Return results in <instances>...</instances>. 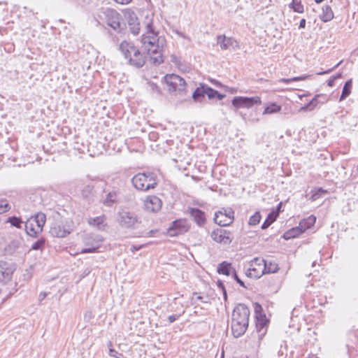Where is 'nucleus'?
Wrapping results in <instances>:
<instances>
[{"label": "nucleus", "instance_id": "obj_15", "mask_svg": "<svg viewBox=\"0 0 358 358\" xmlns=\"http://www.w3.org/2000/svg\"><path fill=\"white\" fill-rule=\"evenodd\" d=\"M162 201L156 196H148L144 201V206L146 210L156 213L162 208Z\"/></svg>", "mask_w": 358, "mask_h": 358}, {"label": "nucleus", "instance_id": "obj_11", "mask_svg": "<svg viewBox=\"0 0 358 358\" xmlns=\"http://www.w3.org/2000/svg\"><path fill=\"white\" fill-rule=\"evenodd\" d=\"M263 264L264 259L257 257L252 260L248 276L254 278H259L262 276L264 275Z\"/></svg>", "mask_w": 358, "mask_h": 358}, {"label": "nucleus", "instance_id": "obj_4", "mask_svg": "<svg viewBox=\"0 0 358 358\" xmlns=\"http://www.w3.org/2000/svg\"><path fill=\"white\" fill-rule=\"evenodd\" d=\"M117 222L122 228L134 229L141 222L138 215L134 212L122 210L118 212Z\"/></svg>", "mask_w": 358, "mask_h": 358}, {"label": "nucleus", "instance_id": "obj_49", "mask_svg": "<svg viewBox=\"0 0 358 358\" xmlns=\"http://www.w3.org/2000/svg\"><path fill=\"white\" fill-rule=\"evenodd\" d=\"M305 27H306V20L305 19H301V21H300V23H299V29H303Z\"/></svg>", "mask_w": 358, "mask_h": 358}, {"label": "nucleus", "instance_id": "obj_39", "mask_svg": "<svg viewBox=\"0 0 358 358\" xmlns=\"http://www.w3.org/2000/svg\"><path fill=\"white\" fill-rule=\"evenodd\" d=\"M10 208L8 201L6 199H0V214L8 212Z\"/></svg>", "mask_w": 358, "mask_h": 358}, {"label": "nucleus", "instance_id": "obj_12", "mask_svg": "<svg viewBox=\"0 0 358 358\" xmlns=\"http://www.w3.org/2000/svg\"><path fill=\"white\" fill-rule=\"evenodd\" d=\"M105 14L108 25L115 31H120L122 29L120 22V15L113 9H107Z\"/></svg>", "mask_w": 358, "mask_h": 358}, {"label": "nucleus", "instance_id": "obj_37", "mask_svg": "<svg viewBox=\"0 0 358 358\" xmlns=\"http://www.w3.org/2000/svg\"><path fill=\"white\" fill-rule=\"evenodd\" d=\"M104 218L103 217H96L94 218H90L88 221L90 225L96 227L98 229L101 228V225L103 224Z\"/></svg>", "mask_w": 358, "mask_h": 358}, {"label": "nucleus", "instance_id": "obj_26", "mask_svg": "<svg viewBox=\"0 0 358 358\" xmlns=\"http://www.w3.org/2000/svg\"><path fill=\"white\" fill-rule=\"evenodd\" d=\"M234 270L231 264L227 262H222L217 266V272L225 275H230Z\"/></svg>", "mask_w": 358, "mask_h": 358}, {"label": "nucleus", "instance_id": "obj_23", "mask_svg": "<svg viewBox=\"0 0 358 358\" xmlns=\"http://www.w3.org/2000/svg\"><path fill=\"white\" fill-rule=\"evenodd\" d=\"M45 221V215L41 212L36 214L34 217H31L29 219V222H31L34 224H36L38 231H42Z\"/></svg>", "mask_w": 358, "mask_h": 358}, {"label": "nucleus", "instance_id": "obj_51", "mask_svg": "<svg viewBox=\"0 0 358 358\" xmlns=\"http://www.w3.org/2000/svg\"><path fill=\"white\" fill-rule=\"evenodd\" d=\"M143 248V245H139V246H137V245H132L131 246V251H137V250H139L140 249H141Z\"/></svg>", "mask_w": 358, "mask_h": 358}, {"label": "nucleus", "instance_id": "obj_31", "mask_svg": "<svg viewBox=\"0 0 358 358\" xmlns=\"http://www.w3.org/2000/svg\"><path fill=\"white\" fill-rule=\"evenodd\" d=\"M26 231L30 236L36 237L37 234L41 231H38L37 227L34 225L33 223L29 222V220L25 224Z\"/></svg>", "mask_w": 358, "mask_h": 358}, {"label": "nucleus", "instance_id": "obj_46", "mask_svg": "<svg viewBox=\"0 0 358 358\" xmlns=\"http://www.w3.org/2000/svg\"><path fill=\"white\" fill-rule=\"evenodd\" d=\"M180 317V315H172L169 316L168 320L170 323H173L175 322L178 317Z\"/></svg>", "mask_w": 358, "mask_h": 358}, {"label": "nucleus", "instance_id": "obj_33", "mask_svg": "<svg viewBox=\"0 0 358 358\" xmlns=\"http://www.w3.org/2000/svg\"><path fill=\"white\" fill-rule=\"evenodd\" d=\"M117 202V194L115 192H109L103 201V203L108 206H111Z\"/></svg>", "mask_w": 358, "mask_h": 358}, {"label": "nucleus", "instance_id": "obj_27", "mask_svg": "<svg viewBox=\"0 0 358 358\" xmlns=\"http://www.w3.org/2000/svg\"><path fill=\"white\" fill-rule=\"evenodd\" d=\"M352 87V79H350V80H347L344 84L343 90H342V93H341V95L340 99H339L340 101H343L350 94Z\"/></svg>", "mask_w": 358, "mask_h": 358}, {"label": "nucleus", "instance_id": "obj_59", "mask_svg": "<svg viewBox=\"0 0 358 358\" xmlns=\"http://www.w3.org/2000/svg\"><path fill=\"white\" fill-rule=\"evenodd\" d=\"M317 197H318V196H317V193L314 194L312 196V199H313V200L317 199Z\"/></svg>", "mask_w": 358, "mask_h": 358}, {"label": "nucleus", "instance_id": "obj_44", "mask_svg": "<svg viewBox=\"0 0 358 358\" xmlns=\"http://www.w3.org/2000/svg\"><path fill=\"white\" fill-rule=\"evenodd\" d=\"M233 277L234 280L237 282V283H238L241 287H245L243 281L238 278L235 270L233 271Z\"/></svg>", "mask_w": 358, "mask_h": 358}, {"label": "nucleus", "instance_id": "obj_25", "mask_svg": "<svg viewBox=\"0 0 358 358\" xmlns=\"http://www.w3.org/2000/svg\"><path fill=\"white\" fill-rule=\"evenodd\" d=\"M263 265H264V268H263L264 274L274 273L278 272V271L279 270V266H278V264H276L275 262H268L267 261L264 259Z\"/></svg>", "mask_w": 358, "mask_h": 358}, {"label": "nucleus", "instance_id": "obj_32", "mask_svg": "<svg viewBox=\"0 0 358 358\" xmlns=\"http://www.w3.org/2000/svg\"><path fill=\"white\" fill-rule=\"evenodd\" d=\"M281 106L275 103H271L266 106L264 110L263 114H272L280 112L281 110Z\"/></svg>", "mask_w": 358, "mask_h": 358}, {"label": "nucleus", "instance_id": "obj_47", "mask_svg": "<svg viewBox=\"0 0 358 358\" xmlns=\"http://www.w3.org/2000/svg\"><path fill=\"white\" fill-rule=\"evenodd\" d=\"M262 310V306L259 304V303H255V313L257 314H258V313L259 311H261Z\"/></svg>", "mask_w": 358, "mask_h": 358}, {"label": "nucleus", "instance_id": "obj_58", "mask_svg": "<svg viewBox=\"0 0 358 358\" xmlns=\"http://www.w3.org/2000/svg\"><path fill=\"white\" fill-rule=\"evenodd\" d=\"M276 210H277V211H278V213H277L278 214V213H279V212L282 211V202H280V203L278 205V206H277V209H276Z\"/></svg>", "mask_w": 358, "mask_h": 358}, {"label": "nucleus", "instance_id": "obj_62", "mask_svg": "<svg viewBox=\"0 0 358 358\" xmlns=\"http://www.w3.org/2000/svg\"><path fill=\"white\" fill-rule=\"evenodd\" d=\"M318 192H322V193L326 192V191L323 190L322 188H320V189H318Z\"/></svg>", "mask_w": 358, "mask_h": 358}, {"label": "nucleus", "instance_id": "obj_63", "mask_svg": "<svg viewBox=\"0 0 358 358\" xmlns=\"http://www.w3.org/2000/svg\"><path fill=\"white\" fill-rule=\"evenodd\" d=\"M357 169H358V165H357Z\"/></svg>", "mask_w": 358, "mask_h": 358}, {"label": "nucleus", "instance_id": "obj_43", "mask_svg": "<svg viewBox=\"0 0 358 358\" xmlns=\"http://www.w3.org/2000/svg\"><path fill=\"white\" fill-rule=\"evenodd\" d=\"M93 190V186L91 185H86L83 189V195L87 197Z\"/></svg>", "mask_w": 358, "mask_h": 358}, {"label": "nucleus", "instance_id": "obj_38", "mask_svg": "<svg viewBox=\"0 0 358 358\" xmlns=\"http://www.w3.org/2000/svg\"><path fill=\"white\" fill-rule=\"evenodd\" d=\"M45 239L41 238L37 240L31 246V249L34 250H42L45 246Z\"/></svg>", "mask_w": 358, "mask_h": 358}, {"label": "nucleus", "instance_id": "obj_6", "mask_svg": "<svg viewBox=\"0 0 358 358\" xmlns=\"http://www.w3.org/2000/svg\"><path fill=\"white\" fill-rule=\"evenodd\" d=\"M103 238L99 234H90L83 237V242L88 248H83L82 253H90L96 251L101 246Z\"/></svg>", "mask_w": 358, "mask_h": 358}, {"label": "nucleus", "instance_id": "obj_7", "mask_svg": "<svg viewBox=\"0 0 358 358\" xmlns=\"http://www.w3.org/2000/svg\"><path fill=\"white\" fill-rule=\"evenodd\" d=\"M234 220V211L231 208H222L215 213L214 221L221 227L229 226Z\"/></svg>", "mask_w": 358, "mask_h": 358}, {"label": "nucleus", "instance_id": "obj_20", "mask_svg": "<svg viewBox=\"0 0 358 358\" xmlns=\"http://www.w3.org/2000/svg\"><path fill=\"white\" fill-rule=\"evenodd\" d=\"M188 210L190 216L199 227L204 225L206 220L204 212L196 208H189Z\"/></svg>", "mask_w": 358, "mask_h": 358}, {"label": "nucleus", "instance_id": "obj_50", "mask_svg": "<svg viewBox=\"0 0 358 358\" xmlns=\"http://www.w3.org/2000/svg\"><path fill=\"white\" fill-rule=\"evenodd\" d=\"M335 80H332V76L327 81V85L329 87H332L334 85Z\"/></svg>", "mask_w": 358, "mask_h": 358}, {"label": "nucleus", "instance_id": "obj_17", "mask_svg": "<svg viewBox=\"0 0 358 358\" xmlns=\"http://www.w3.org/2000/svg\"><path fill=\"white\" fill-rule=\"evenodd\" d=\"M125 17L131 33L134 35L138 34L140 31V23L136 15L133 12H128L125 14Z\"/></svg>", "mask_w": 358, "mask_h": 358}, {"label": "nucleus", "instance_id": "obj_54", "mask_svg": "<svg viewBox=\"0 0 358 358\" xmlns=\"http://www.w3.org/2000/svg\"><path fill=\"white\" fill-rule=\"evenodd\" d=\"M217 287L222 290L223 289V287H224V283L220 281V280H218L217 282Z\"/></svg>", "mask_w": 358, "mask_h": 358}, {"label": "nucleus", "instance_id": "obj_57", "mask_svg": "<svg viewBox=\"0 0 358 358\" xmlns=\"http://www.w3.org/2000/svg\"><path fill=\"white\" fill-rule=\"evenodd\" d=\"M341 78V73H337L335 76H332V80H337L338 78Z\"/></svg>", "mask_w": 358, "mask_h": 358}, {"label": "nucleus", "instance_id": "obj_1", "mask_svg": "<svg viewBox=\"0 0 358 358\" xmlns=\"http://www.w3.org/2000/svg\"><path fill=\"white\" fill-rule=\"evenodd\" d=\"M146 35L143 34L141 38L142 47L148 54L156 55L151 57V59L155 64H160L164 60L160 52V46L159 45L158 32L155 31L152 22L146 25Z\"/></svg>", "mask_w": 358, "mask_h": 358}, {"label": "nucleus", "instance_id": "obj_52", "mask_svg": "<svg viewBox=\"0 0 358 358\" xmlns=\"http://www.w3.org/2000/svg\"><path fill=\"white\" fill-rule=\"evenodd\" d=\"M176 34H177L178 36H180V37H182V38H185V39H187V40L190 41V38H189V37H188V36H185V35L184 34H182V32L177 31V32H176Z\"/></svg>", "mask_w": 358, "mask_h": 358}, {"label": "nucleus", "instance_id": "obj_45", "mask_svg": "<svg viewBox=\"0 0 358 358\" xmlns=\"http://www.w3.org/2000/svg\"><path fill=\"white\" fill-rule=\"evenodd\" d=\"M341 62H338L336 65H335L333 68L329 69V70H327L325 71H323V72H320V73H317L318 75H322V74H326V73H330L331 71H333L334 69H335L336 68H337L340 64H341Z\"/></svg>", "mask_w": 358, "mask_h": 358}, {"label": "nucleus", "instance_id": "obj_30", "mask_svg": "<svg viewBox=\"0 0 358 358\" xmlns=\"http://www.w3.org/2000/svg\"><path fill=\"white\" fill-rule=\"evenodd\" d=\"M278 217V213L274 212L270 213L264 223L262 225V229H267L273 222H274Z\"/></svg>", "mask_w": 358, "mask_h": 358}, {"label": "nucleus", "instance_id": "obj_35", "mask_svg": "<svg viewBox=\"0 0 358 358\" xmlns=\"http://www.w3.org/2000/svg\"><path fill=\"white\" fill-rule=\"evenodd\" d=\"M290 7L296 13H302L303 12V6L301 4V0H292Z\"/></svg>", "mask_w": 358, "mask_h": 358}, {"label": "nucleus", "instance_id": "obj_60", "mask_svg": "<svg viewBox=\"0 0 358 358\" xmlns=\"http://www.w3.org/2000/svg\"><path fill=\"white\" fill-rule=\"evenodd\" d=\"M196 299H199V300H201L202 302H204V301H202V296H198L196 297ZM206 301H205V303H206Z\"/></svg>", "mask_w": 358, "mask_h": 358}, {"label": "nucleus", "instance_id": "obj_24", "mask_svg": "<svg viewBox=\"0 0 358 358\" xmlns=\"http://www.w3.org/2000/svg\"><path fill=\"white\" fill-rule=\"evenodd\" d=\"M206 85L200 83L192 94V98L195 101L201 102L206 95Z\"/></svg>", "mask_w": 358, "mask_h": 358}, {"label": "nucleus", "instance_id": "obj_55", "mask_svg": "<svg viewBox=\"0 0 358 358\" xmlns=\"http://www.w3.org/2000/svg\"><path fill=\"white\" fill-rule=\"evenodd\" d=\"M155 231H154V230H150V231H148V232H146V233H145V236H147V237H148V236H153V234H155Z\"/></svg>", "mask_w": 358, "mask_h": 358}, {"label": "nucleus", "instance_id": "obj_40", "mask_svg": "<svg viewBox=\"0 0 358 358\" xmlns=\"http://www.w3.org/2000/svg\"><path fill=\"white\" fill-rule=\"evenodd\" d=\"M257 322L256 323V327L258 331H260L262 329H264L267 323V320L265 319V315H264L262 317L259 318V317L257 315Z\"/></svg>", "mask_w": 358, "mask_h": 358}, {"label": "nucleus", "instance_id": "obj_8", "mask_svg": "<svg viewBox=\"0 0 358 358\" xmlns=\"http://www.w3.org/2000/svg\"><path fill=\"white\" fill-rule=\"evenodd\" d=\"M261 99L259 96L246 97V96H236L232 100V105L237 108H250L255 104H260Z\"/></svg>", "mask_w": 358, "mask_h": 358}, {"label": "nucleus", "instance_id": "obj_29", "mask_svg": "<svg viewBox=\"0 0 358 358\" xmlns=\"http://www.w3.org/2000/svg\"><path fill=\"white\" fill-rule=\"evenodd\" d=\"M334 17V13L330 6H325L322 8V14L321 15V20L323 22H329Z\"/></svg>", "mask_w": 358, "mask_h": 358}, {"label": "nucleus", "instance_id": "obj_19", "mask_svg": "<svg viewBox=\"0 0 358 358\" xmlns=\"http://www.w3.org/2000/svg\"><path fill=\"white\" fill-rule=\"evenodd\" d=\"M145 63V57L143 55V54L140 52V50L136 48L131 55V57L129 59V64L131 66H134L136 68H141L143 66Z\"/></svg>", "mask_w": 358, "mask_h": 358}, {"label": "nucleus", "instance_id": "obj_42", "mask_svg": "<svg viewBox=\"0 0 358 358\" xmlns=\"http://www.w3.org/2000/svg\"><path fill=\"white\" fill-rule=\"evenodd\" d=\"M112 344L109 342L108 348H109V355L111 357H114L116 358H124V356L122 353H119L115 350L111 348Z\"/></svg>", "mask_w": 358, "mask_h": 358}, {"label": "nucleus", "instance_id": "obj_61", "mask_svg": "<svg viewBox=\"0 0 358 358\" xmlns=\"http://www.w3.org/2000/svg\"><path fill=\"white\" fill-rule=\"evenodd\" d=\"M324 0H315V3H320L323 1Z\"/></svg>", "mask_w": 358, "mask_h": 358}, {"label": "nucleus", "instance_id": "obj_14", "mask_svg": "<svg viewBox=\"0 0 358 358\" xmlns=\"http://www.w3.org/2000/svg\"><path fill=\"white\" fill-rule=\"evenodd\" d=\"M316 217L313 215L309 216L307 219H304L300 222L301 229H292V232H287L286 235L288 238L294 237L299 234L303 232L306 229H310L315 223Z\"/></svg>", "mask_w": 358, "mask_h": 358}, {"label": "nucleus", "instance_id": "obj_18", "mask_svg": "<svg viewBox=\"0 0 358 358\" xmlns=\"http://www.w3.org/2000/svg\"><path fill=\"white\" fill-rule=\"evenodd\" d=\"M71 231V229L66 228L62 224L55 222L51 226L50 234L55 237L63 238L69 234Z\"/></svg>", "mask_w": 358, "mask_h": 358}, {"label": "nucleus", "instance_id": "obj_22", "mask_svg": "<svg viewBox=\"0 0 358 358\" xmlns=\"http://www.w3.org/2000/svg\"><path fill=\"white\" fill-rule=\"evenodd\" d=\"M136 48V46L133 43H128L127 41H123L120 45V50H121L124 57L128 59L129 62V59L131 57L134 51Z\"/></svg>", "mask_w": 358, "mask_h": 358}, {"label": "nucleus", "instance_id": "obj_9", "mask_svg": "<svg viewBox=\"0 0 358 358\" xmlns=\"http://www.w3.org/2000/svg\"><path fill=\"white\" fill-rule=\"evenodd\" d=\"M210 236L213 241L224 245L230 244L234 238L230 231L221 228L213 230Z\"/></svg>", "mask_w": 358, "mask_h": 358}, {"label": "nucleus", "instance_id": "obj_5", "mask_svg": "<svg viewBox=\"0 0 358 358\" xmlns=\"http://www.w3.org/2000/svg\"><path fill=\"white\" fill-rule=\"evenodd\" d=\"M164 80L168 86V90L170 92H183L185 89V81L180 76L176 74H167L164 77Z\"/></svg>", "mask_w": 358, "mask_h": 358}, {"label": "nucleus", "instance_id": "obj_41", "mask_svg": "<svg viewBox=\"0 0 358 358\" xmlns=\"http://www.w3.org/2000/svg\"><path fill=\"white\" fill-rule=\"evenodd\" d=\"M261 220V215L259 212H256L253 215H252L249 219V224L250 225H257Z\"/></svg>", "mask_w": 358, "mask_h": 358}, {"label": "nucleus", "instance_id": "obj_53", "mask_svg": "<svg viewBox=\"0 0 358 358\" xmlns=\"http://www.w3.org/2000/svg\"><path fill=\"white\" fill-rule=\"evenodd\" d=\"M47 296V294L45 292H41L39 294V300L41 301H43Z\"/></svg>", "mask_w": 358, "mask_h": 358}, {"label": "nucleus", "instance_id": "obj_34", "mask_svg": "<svg viewBox=\"0 0 358 358\" xmlns=\"http://www.w3.org/2000/svg\"><path fill=\"white\" fill-rule=\"evenodd\" d=\"M308 77H309V76L305 75V76H301L293 77L291 78H281L278 80V82L289 84L292 82L304 80Z\"/></svg>", "mask_w": 358, "mask_h": 358}, {"label": "nucleus", "instance_id": "obj_36", "mask_svg": "<svg viewBox=\"0 0 358 358\" xmlns=\"http://www.w3.org/2000/svg\"><path fill=\"white\" fill-rule=\"evenodd\" d=\"M7 222L10 223L12 226L15 227L18 229L22 228V224L23 223V222L20 217H17L15 216L8 217Z\"/></svg>", "mask_w": 358, "mask_h": 358}, {"label": "nucleus", "instance_id": "obj_56", "mask_svg": "<svg viewBox=\"0 0 358 358\" xmlns=\"http://www.w3.org/2000/svg\"><path fill=\"white\" fill-rule=\"evenodd\" d=\"M222 293H223L224 299V300L226 301V300H227V291H226L225 287H223V289H222Z\"/></svg>", "mask_w": 358, "mask_h": 358}, {"label": "nucleus", "instance_id": "obj_10", "mask_svg": "<svg viewBox=\"0 0 358 358\" xmlns=\"http://www.w3.org/2000/svg\"><path fill=\"white\" fill-rule=\"evenodd\" d=\"M15 269V265L12 263L0 261V283L10 281Z\"/></svg>", "mask_w": 358, "mask_h": 358}, {"label": "nucleus", "instance_id": "obj_48", "mask_svg": "<svg viewBox=\"0 0 358 358\" xmlns=\"http://www.w3.org/2000/svg\"><path fill=\"white\" fill-rule=\"evenodd\" d=\"M115 1H116L117 3H120V4H127L129 3L131 0H114Z\"/></svg>", "mask_w": 358, "mask_h": 358}, {"label": "nucleus", "instance_id": "obj_28", "mask_svg": "<svg viewBox=\"0 0 358 358\" xmlns=\"http://www.w3.org/2000/svg\"><path fill=\"white\" fill-rule=\"evenodd\" d=\"M206 95L208 96L209 99L217 98L218 100H222L225 96L224 94H222L219 93L217 90L211 88L210 87L206 85Z\"/></svg>", "mask_w": 358, "mask_h": 358}, {"label": "nucleus", "instance_id": "obj_2", "mask_svg": "<svg viewBox=\"0 0 358 358\" xmlns=\"http://www.w3.org/2000/svg\"><path fill=\"white\" fill-rule=\"evenodd\" d=\"M250 310L243 303L238 304L234 309L231 318V331L234 337L243 336L248 327Z\"/></svg>", "mask_w": 358, "mask_h": 358}, {"label": "nucleus", "instance_id": "obj_13", "mask_svg": "<svg viewBox=\"0 0 358 358\" xmlns=\"http://www.w3.org/2000/svg\"><path fill=\"white\" fill-rule=\"evenodd\" d=\"M188 230V226L185 220H176L173 221L171 226L168 229V234L171 236H178L186 232Z\"/></svg>", "mask_w": 358, "mask_h": 358}, {"label": "nucleus", "instance_id": "obj_21", "mask_svg": "<svg viewBox=\"0 0 358 358\" xmlns=\"http://www.w3.org/2000/svg\"><path fill=\"white\" fill-rule=\"evenodd\" d=\"M217 43L222 50H228L230 47L237 46V41L232 38H227L224 35L217 37Z\"/></svg>", "mask_w": 358, "mask_h": 358}, {"label": "nucleus", "instance_id": "obj_16", "mask_svg": "<svg viewBox=\"0 0 358 358\" xmlns=\"http://www.w3.org/2000/svg\"><path fill=\"white\" fill-rule=\"evenodd\" d=\"M328 100L329 99L325 94H316L310 102L302 106L299 111L313 110L318 104L327 103Z\"/></svg>", "mask_w": 358, "mask_h": 358}, {"label": "nucleus", "instance_id": "obj_3", "mask_svg": "<svg viewBox=\"0 0 358 358\" xmlns=\"http://www.w3.org/2000/svg\"><path fill=\"white\" fill-rule=\"evenodd\" d=\"M131 182L136 189L143 192L155 189L157 185L156 176L151 172L137 173L132 178Z\"/></svg>", "mask_w": 358, "mask_h": 358}]
</instances>
